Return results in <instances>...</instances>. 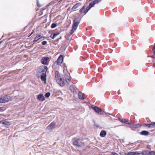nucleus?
<instances>
[{"label": "nucleus", "mask_w": 155, "mask_h": 155, "mask_svg": "<svg viewBox=\"0 0 155 155\" xmlns=\"http://www.w3.org/2000/svg\"><path fill=\"white\" fill-rule=\"evenodd\" d=\"M91 108L97 113L98 114H103L101 113L102 110L100 107L97 106H91Z\"/></svg>", "instance_id": "20e7f679"}, {"label": "nucleus", "mask_w": 155, "mask_h": 155, "mask_svg": "<svg viewBox=\"0 0 155 155\" xmlns=\"http://www.w3.org/2000/svg\"><path fill=\"white\" fill-rule=\"evenodd\" d=\"M37 4L38 7H41V5L39 4L38 0H37Z\"/></svg>", "instance_id": "7c9ffc66"}, {"label": "nucleus", "mask_w": 155, "mask_h": 155, "mask_svg": "<svg viewBox=\"0 0 155 155\" xmlns=\"http://www.w3.org/2000/svg\"><path fill=\"white\" fill-rule=\"evenodd\" d=\"M63 56L62 55H60L56 61L58 64H61L63 61Z\"/></svg>", "instance_id": "9d476101"}, {"label": "nucleus", "mask_w": 155, "mask_h": 155, "mask_svg": "<svg viewBox=\"0 0 155 155\" xmlns=\"http://www.w3.org/2000/svg\"><path fill=\"white\" fill-rule=\"evenodd\" d=\"M2 122V124H5L6 125H8L9 124V122H8L1 121L0 122Z\"/></svg>", "instance_id": "a878e982"}, {"label": "nucleus", "mask_w": 155, "mask_h": 155, "mask_svg": "<svg viewBox=\"0 0 155 155\" xmlns=\"http://www.w3.org/2000/svg\"><path fill=\"white\" fill-rule=\"evenodd\" d=\"M153 122H152L150 124H149L148 127L150 128H153Z\"/></svg>", "instance_id": "4be33fe9"}, {"label": "nucleus", "mask_w": 155, "mask_h": 155, "mask_svg": "<svg viewBox=\"0 0 155 155\" xmlns=\"http://www.w3.org/2000/svg\"><path fill=\"white\" fill-rule=\"evenodd\" d=\"M81 5V3H77L71 9L72 10H74Z\"/></svg>", "instance_id": "ddd939ff"}, {"label": "nucleus", "mask_w": 155, "mask_h": 155, "mask_svg": "<svg viewBox=\"0 0 155 155\" xmlns=\"http://www.w3.org/2000/svg\"><path fill=\"white\" fill-rule=\"evenodd\" d=\"M101 0H94L86 8L84 13L86 14L88 11L92 7H94V5L98 4L101 1Z\"/></svg>", "instance_id": "f03ea898"}, {"label": "nucleus", "mask_w": 155, "mask_h": 155, "mask_svg": "<svg viewBox=\"0 0 155 155\" xmlns=\"http://www.w3.org/2000/svg\"><path fill=\"white\" fill-rule=\"evenodd\" d=\"M73 144L77 147H80L83 145V143L82 140L78 138L73 141Z\"/></svg>", "instance_id": "7ed1b4c3"}, {"label": "nucleus", "mask_w": 155, "mask_h": 155, "mask_svg": "<svg viewBox=\"0 0 155 155\" xmlns=\"http://www.w3.org/2000/svg\"><path fill=\"white\" fill-rule=\"evenodd\" d=\"M1 42H0V44L1 43Z\"/></svg>", "instance_id": "c03bdc74"}, {"label": "nucleus", "mask_w": 155, "mask_h": 155, "mask_svg": "<svg viewBox=\"0 0 155 155\" xmlns=\"http://www.w3.org/2000/svg\"><path fill=\"white\" fill-rule=\"evenodd\" d=\"M50 37H51L53 39L54 38H55V37L52 34L51 35H50Z\"/></svg>", "instance_id": "c9c22d12"}, {"label": "nucleus", "mask_w": 155, "mask_h": 155, "mask_svg": "<svg viewBox=\"0 0 155 155\" xmlns=\"http://www.w3.org/2000/svg\"><path fill=\"white\" fill-rule=\"evenodd\" d=\"M126 155H131L130 152H129L127 153H126Z\"/></svg>", "instance_id": "58836bf2"}, {"label": "nucleus", "mask_w": 155, "mask_h": 155, "mask_svg": "<svg viewBox=\"0 0 155 155\" xmlns=\"http://www.w3.org/2000/svg\"><path fill=\"white\" fill-rule=\"evenodd\" d=\"M55 79L56 81L60 78V74L59 72L58 71H56L55 73Z\"/></svg>", "instance_id": "2eb2a0df"}, {"label": "nucleus", "mask_w": 155, "mask_h": 155, "mask_svg": "<svg viewBox=\"0 0 155 155\" xmlns=\"http://www.w3.org/2000/svg\"><path fill=\"white\" fill-rule=\"evenodd\" d=\"M124 123H125L126 124H130V123L129 122H128V120H125V121H124Z\"/></svg>", "instance_id": "e433bc0d"}, {"label": "nucleus", "mask_w": 155, "mask_h": 155, "mask_svg": "<svg viewBox=\"0 0 155 155\" xmlns=\"http://www.w3.org/2000/svg\"><path fill=\"white\" fill-rule=\"evenodd\" d=\"M140 134L141 135H147L148 134L149 132L146 130H143L141 131Z\"/></svg>", "instance_id": "6ab92c4d"}, {"label": "nucleus", "mask_w": 155, "mask_h": 155, "mask_svg": "<svg viewBox=\"0 0 155 155\" xmlns=\"http://www.w3.org/2000/svg\"><path fill=\"white\" fill-rule=\"evenodd\" d=\"M119 120L122 123H124V121H125V120L123 118H119Z\"/></svg>", "instance_id": "c85d7f7f"}, {"label": "nucleus", "mask_w": 155, "mask_h": 155, "mask_svg": "<svg viewBox=\"0 0 155 155\" xmlns=\"http://www.w3.org/2000/svg\"><path fill=\"white\" fill-rule=\"evenodd\" d=\"M84 6H83V7L80 10V12L81 14L82 13L83 10L84 9Z\"/></svg>", "instance_id": "cd10ccee"}, {"label": "nucleus", "mask_w": 155, "mask_h": 155, "mask_svg": "<svg viewBox=\"0 0 155 155\" xmlns=\"http://www.w3.org/2000/svg\"><path fill=\"white\" fill-rule=\"evenodd\" d=\"M119 154L121 155H126V153L121 152L119 153Z\"/></svg>", "instance_id": "2f4dec72"}, {"label": "nucleus", "mask_w": 155, "mask_h": 155, "mask_svg": "<svg viewBox=\"0 0 155 155\" xmlns=\"http://www.w3.org/2000/svg\"><path fill=\"white\" fill-rule=\"evenodd\" d=\"M141 154L140 152L138 151H135V155H139Z\"/></svg>", "instance_id": "72a5a7b5"}, {"label": "nucleus", "mask_w": 155, "mask_h": 155, "mask_svg": "<svg viewBox=\"0 0 155 155\" xmlns=\"http://www.w3.org/2000/svg\"><path fill=\"white\" fill-rule=\"evenodd\" d=\"M131 155H135V152H130Z\"/></svg>", "instance_id": "4c0bfd02"}, {"label": "nucleus", "mask_w": 155, "mask_h": 155, "mask_svg": "<svg viewBox=\"0 0 155 155\" xmlns=\"http://www.w3.org/2000/svg\"><path fill=\"white\" fill-rule=\"evenodd\" d=\"M42 37V36L41 35H37L35 37V38L34 39L33 41V42L34 43H35V42L36 41H38V40L40 39Z\"/></svg>", "instance_id": "aec40b11"}, {"label": "nucleus", "mask_w": 155, "mask_h": 155, "mask_svg": "<svg viewBox=\"0 0 155 155\" xmlns=\"http://www.w3.org/2000/svg\"><path fill=\"white\" fill-rule=\"evenodd\" d=\"M110 153L112 154L113 155H118L117 153L115 152H111Z\"/></svg>", "instance_id": "f704fd0d"}, {"label": "nucleus", "mask_w": 155, "mask_h": 155, "mask_svg": "<svg viewBox=\"0 0 155 155\" xmlns=\"http://www.w3.org/2000/svg\"><path fill=\"white\" fill-rule=\"evenodd\" d=\"M70 90L73 92L75 91V90L74 88V87L72 86H71L70 87Z\"/></svg>", "instance_id": "5701e85b"}, {"label": "nucleus", "mask_w": 155, "mask_h": 155, "mask_svg": "<svg viewBox=\"0 0 155 155\" xmlns=\"http://www.w3.org/2000/svg\"><path fill=\"white\" fill-rule=\"evenodd\" d=\"M107 134L106 131L105 130H102L100 133V136L102 137H105Z\"/></svg>", "instance_id": "dca6fc26"}, {"label": "nucleus", "mask_w": 155, "mask_h": 155, "mask_svg": "<svg viewBox=\"0 0 155 155\" xmlns=\"http://www.w3.org/2000/svg\"><path fill=\"white\" fill-rule=\"evenodd\" d=\"M57 83L61 86H64V78H60L56 80Z\"/></svg>", "instance_id": "0eeeda50"}, {"label": "nucleus", "mask_w": 155, "mask_h": 155, "mask_svg": "<svg viewBox=\"0 0 155 155\" xmlns=\"http://www.w3.org/2000/svg\"><path fill=\"white\" fill-rule=\"evenodd\" d=\"M33 32H34V30H33L31 32L30 35H31L33 33Z\"/></svg>", "instance_id": "79ce46f5"}, {"label": "nucleus", "mask_w": 155, "mask_h": 155, "mask_svg": "<svg viewBox=\"0 0 155 155\" xmlns=\"http://www.w3.org/2000/svg\"><path fill=\"white\" fill-rule=\"evenodd\" d=\"M37 99L40 101H43L45 100V97L44 96L43 94H39L37 97Z\"/></svg>", "instance_id": "9b49d317"}, {"label": "nucleus", "mask_w": 155, "mask_h": 155, "mask_svg": "<svg viewBox=\"0 0 155 155\" xmlns=\"http://www.w3.org/2000/svg\"><path fill=\"white\" fill-rule=\"evenodd\" d=\"M49 59V58L48 57H43L41 60V63L44 64H46L47 63L48 60Z\"/></svg>", "instance_id": "1a4fd4ad"}, {"label": "nucleus", "mask_w": 155, "mask_h": 155, "mask_svg": "<svg viewBox=\"0 0 155 155\" xmlns=\"http://www.w3.org/2000/svg\"><path fill=\"white\" fill-rule=\"evenodd\" d=\"M41 79L42 81H46V74L42 73L41 75Z\"/></svg>", "instance_id": "f8f14e48"}, {"label": "nucleus", "mask_w": 155, "mask_h": 155, "mask_svg": "<svg viewBox=\"0 0 155 155\" xmlns=\"http://www.w3.org/2000/svg\"><path fill=\"white\" fill-rule=\"evenodd\" d=\"M148 125H149V124H145L144 125V127H148Z\"/></svg>", "instance_id": "ea45409f"}, {"label": "nucleus", "mask_w": 155, "mask_h": 155, "mask_svg": "<svg viewBox=\"0 0 155 155\" xmlns=\"http://www.w3.org/2000/svg\"><path fill=\"white\" fill-rule=\"evenodd\" d=\"M47 70V68L46 66H44L42 67L41 72L42 73L46 74V71Z\"/></svg>", "instance_id": "4468645a"}, {"label": "nucleus", "mask_w": 155, "mask_h": 155, "mask_svg": "<svg viewBox=\"0 0 155 155\" xmlns=\"http://www.w3.org/2000/svg\"><path fill=\"white\" fill-rule=\"evenodd\" d=\"M153 128H155V122H153Z\"/></svg>", "instance_id": "a19ab883"}, {"label": "nucleus", "mask_w": 155, "mask_h": 155, "mask_svg": "<svg viewBox=\"0 0 155 155\" xmlns=\"http://www.w3.org/2000/svg\"><path fill=\"white\" fill-rule=\"evenodd\" d=\"M154 49L155 50V45H154Z\"/></svg>", "instance_id": "37998d69"}, {"label": "nucleus", "mask_w": 155, "mask_h": 155, "mask_svg": "<svg viewBox=\"0 0 155 155\" xmlns=\"http://www.w3.org/2000/svg\"><path fill=\"white\" fill-rule=\"evenodd\" d=\"M64 77L67 82L68 83L70 82L71 79L70 74L68 72L64 74Z\"/></svg>", "instance_id": "6e6552de"}, {"label": "nucleus", "mask_w": 155, "mask_h": 155, "mask_svg": "<svg viewBox=\"0 0 155 155\" xmlns=\"http://www.w3.org/2000/svg\"><path fill=\"white\" fill-rule=\"evenodd\" d=\"M150 151L148 150H146L142 152L141 154L142 155H149Z\"/></svg>", "instance_id": "a211bd4d"}, {"label": "nucleus", "mask_w": 155, "mask_h": 155, "mask_svg": "<svg viewBox=\"0 0 155 155\" xmlns=\"http://www.w3.org/2000/svg\"><path fill=\"white\" fill-rule=\"evenodd\" d=\"M78 97L81 100L84 99L85 98L83 96V94L82 93L80 92L78 93Z\"/></svg>", "instance_id": "f3484780"}, {"label": "nucleus", "mask_w": 155, "mask_h": 155, "mask_svg": "<svg viewBox=\"0 0 155 155\" xmlns=\"http://www.w3.org/2000/svg\"><path fill=\"white\" fill-rule=\"evenodd\" d=\"M78 21V18H75L74 20V23L72 25V28L70 32V33L71 35L77 29L79 24Z\"/></svg>", "instance_id": "f257e3e1"}, {"label": "nucleus", "mask_w": 155, "mask_h": 155, "mask_svg": "<svg viewBox=\"0 0 155 155\" xmlns=\"http://www.w3.org/2000/svg\"><path fill=\"white\" fill-rule=\"evenodd\" d=\"M140 125L139 124H134L132 125V127L134 128H137L140 127Z\"/></svg>", "instance_id": "412c9836"}, {"label": "nucleus", "mask_w": 155, "mask_h": 155, "mask_svg": "<svg viewBox=\"0 0 155 155\" xmlns=\"http://www.w3.org/2000/svg\"><path fill=\"white\" fill-rule=\"evenodd\" d=\"M57 25V24L55 23H53L51 24V28H54L56 27Z\"/></svg>", "instance_id": "b1692460"}, {"label": "nucleus", "mask_w": 155, "mask_h": 155, "mask_svg": "<svg viewBox=\"0 0 155 155\" xmlns=\"http://www.w3.org/2000/svg\"><path fill=\"white\" fill-rule=\"evenodd\" d=\"M55 124L56 123L55 122H52L47 127L46 130L51 131L54 128Z\"/></svg>", "instance_id": "423d86ee"}, {"label": "nucleus", "mask_w": 155, "mask_h": 155, "mask_svg": "<svg viewBox=\"0 0 155 155\" xmlns=\"http://www.w3.org/2000/svg\"><path fill=\"white\" fill-rule=\"evenodd\" d=\"M59 33H54L53 34L54 35V36L55 37H56L59 34Z\"/></svg>", "instance_id": "473e14b6"}, {"label": "nucleus", "mask_w": 155, "mask_h": 155, "mask_svg": "<svg viewBox=\"0 0 155 155\" xmlns=\"http://www.w3.org/2000/svg\"><path fill=\"white\" fill-rule=\"evenodd\" d=\"M47 43V42L46 41H44L42 42V44L43 45H45Z\"/></svg>", "instance_id": "c756f323"}, {"label": "nucleus", "mask_w": 155, "mask_h": 155, "mask_svg": "<svg viewBox=\"0 0 155 155\" xmlns=\"http://www.w3.org/2000/svg\"><path fill=\"white\" fill-rule=\"evenodd\" d=\"M9 97L6 95L0 98V103H5L8 102L9 100Z\"/></svg>", "instance_id": "39448f33"}, {"label": "nucleus", "mask_w": 155, "mask_h": 155, "mask_svg": "<svg viewBox=\"0 0 155 155\" xmlns=\"http://www.w3.org/2000/svg\"><path fill=\"white\" fill-rule=\"evenodd\" d=\"M50 94H51L50 92H47L45 94V97L48 98L50 96Z\"/></svg>", "instance_id": "393cba45"}, {"label": "nucleus", "mask_w": 155, "mask_h": 155, "mask_svg": "<svg viewBox=\"0 0 155 155\" xmlns=\"http://www.w3.org/2000/svg\"><path fill=\"white\" fill-rule=\"evenodd\" d=\"M149 155H155V152L150 151Z\"/></svg>", "instance_id": "bb28decb"}]
</instances>
